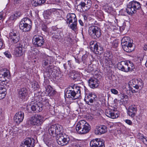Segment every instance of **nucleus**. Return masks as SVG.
<instances>
[{"mask_svg": "<svg viewBox=\"0 0 147 147\" xmlns=\"http://www.w3.org/2000/svg\"><path fill=\"white\" fill-rule=\"evenodd\" d=\"M91 128L90 125L84 120L80 121L76 126V130L78 133L80 134L88 133L90 130Z\"/></svg>", "mask_w": 147, "mask_h": 147, "instance_id": "nucleus-1", "label": "nucleus"}, {"mask_svg": "<svg viewBox=\"0 0 147 147\" xmlns=\"http://www.w3.org/2000/svg\"><path fill=\"white\" fill-rule=\"evenodd\" d=\"M117 68L123 71L128 72L134 68V64L130 61H121L117 64Z\"/></svg>", "mask_w": 147, "mask_h": 147, "instance_id": "nucleus-2", "label": "nucleus"}, {"mask_svg": "<svg viewBox=\"0 0 147 147\" xmlns=\"http://www.w3.org/2000/svg\"><path fill=\"white\" fill-rule=\"evenodd\" d=\"M32 24L31 20L27 17L22 19L20 22L19 26L22 32H26L30 30Z\"/></svg>", "mask_w": 147, "mask_h": 147, "instance_id": "nucleus-3", "label": "nucleus"}, {"mask_svg": "<svg viewBox=\"0 0 147 147\" xmlns=\"http://www.w3.org/2000/svg\"><path fill=\"white\" fill-rule=\"evenodd\" d=\"M141 7V5L139 2L133 0L129 2L127 5L126 11L128 14L132 15L140 9Z\"/></svg>", "mask_w": 147, "mask_h": 147, "instance_id": "nucleus-4", "label": "nucleus"}, {"mask_svg": "<svg viewBox=\"0 0 147 147\" xmlns=\"http://www.w3.org/2000/svg\"><path fill=\"white\" fill-rule=\"evenodd\" d=\"M65 95L67 98L74 100L78 98L81 96L80 88L79 86H74L72 90L66 91Z\"/></svg>", "mask_w": 147, "mask_h": 147, "instance_id": "nucleus-5", "label": "nucleus"}, {"mask_svg": "<svg viewBox=\"0 0 147 147\" xmlns=\"http://www.w3.org/2000/svg\"><path fill=\"white\" fill-rule=\"evenodd\" d=\"M44 121V117L39 115L35 114L30 118L27 123L30 125H39Z\"/></svg>", "mask_w": 147, "mask_h": 147, "instance_id": "nucleus-6", "label": "nucleus"}, {"mask_svg": "<svg viewBox=\"0 0 147 147\" xmlns=\"http://www.w3.org/2000/svg\"><path fill=\"white\" fill-rule=\"evenodd\" d=\"M43 105L41 103L39 102H37L34 100V99H32V100L30 102V104L26 107V108L29 110L30 108H31L32 111L36 112H39L42 109Z\"/></svg>", "mask_w": 147, "mask_h": 147, "instance_id": "nucleus-7", "label": "nucleus"}, {"mask_svg": "<svg viewBox=\"0 0 147 147\" xmlns=\"http://www.w3.org/2000/svg\"><path fill=\"white\" fill-rule=\"evenodd\" d=\"M88 32L90 36L95 39L100 37L101 34L100 29L94 25L91 26L89 27Z\"/></svg>", "mask_w": 147, "mask_h": 147, "instance_id": "nucleus-8", "label": "nucleus"}, {"mask_svg": "<svg viewBox=\"0 0 147 147\" xmlns=\"http://www.w3.org/2000/svg\"><path fill=\"white\" fill-rule=\"evenodd\" d=\"M62 127L59 125L55 124L51 125L48 129V132L53 137L58 136L61 133Z\"/></svg>", "mask_w": 147, "mask_h": 147, "instance_id": "nucleus-9", "label": "nucleus"}, {"mask_svg": "<svg viewBox=\"0 0 147 147\" xmlns=\"http://www.w3.org/2000/svg\"><path fill=\"white\" fill-rule=\"evenodd\" d=\"M69 141V137L67 135L60 134L57 137V143L62 146L67 145Z\"/></svg>", "mask_w": 147, "mask_h": 147, "instance_id": "nucleus-10", "label": "nucleus"}, {"mask_svg": "<svg viewBox=\"0 0 147 147\" xmlns=\"http://www.w3.org/2000/svg\"><path fill=\"white\" fill-rule=\"evenodd\" d=\"M32 42L33 44L37 47H40L44 43L43 37L39 35L34 36L32 39Z\"/></svg>", "mask_w": 147, "mask_h": 147, "instance_id": "nucleus-11", "label": "nucleus"}, {"mask_svg": "<svg viewBox=\"0 0 147 147\" xmlns=\"http://www.w3.org/2000/svg\"><path fill=\"white\" fill-rule=\"evenodd\" d=\"M91 147H105L104 143L101 139L96 138L92 140L90 143Z\"/></svg>", "mask_w": 147, "mask_h": 147, "instance_id": "nucleus-12", "label": "nucleus"}, {"mask_svg": "<svg viewBox=\"0 0 147 147\" xmlns=\"http://www.w3.org/2000/svg\"><path fill=\"white\" fill-rule=\"evenodd\" d=\"M107 130V128L105 126L100 125L96 127L94 132L96 135H100L106 132Z\"/></svg>", "mask_w": 147, "mask_h": 147, "instance_id": "nucleus-13", "label": "nucleus"}, {"mask_svg": "<svg viewBox=\"0 0 147 147\" xmlns=\"http://www.w3.org/2000/svg\"><path fill=\"white\" fill-rule=\"evenodd\" d=\"M28 90L25 88H20L18 91L19 98L24 101L28 99Z\"/></svg>", "mask_w": 147, "mask_h": 147, "instance_id": "nucleus-14", "label": "nucleus"}, {"mask_svg": "<svg viewBox=\"0 0 147 147\" xmlns=\"http://www.w3.org/2000/svg\"><path fill=\"white\" fill-rule=\"evenodd\" d=\"M34 140L32 138H26L24 143H22L20 147H34Z\"/></svg>", "mask_w": 147, "mask_h": 147, "instance_id": "nucleus-15", "label": "nucleus"}, {"mask_svg": "<svg viewBox=\"0 0 147 147\" xmlns=\"http://www.w3.org/2000/svg\"><path fill=\"white\" fill-rule=\"evenodd\" d=\"M34 140L32 138H26L24 143H22L20 147H34Z\"/></svg>", "mask_w": 147, "mask_h": 147, "instance_id": "nucleus-16", "label": "nucleus"}, {"mask_svg": "<svg viewBox=\"0 0 147 147\" xmlns=\"http://www.w3.org/2000/svg\"><path fill=\"white\" fill-rule=\"evenodd\" d=\"M34 140L32 138H26L24 143H22L20 147H34Z\"/></svg>", "mask_w": 147, "mask_h": 147, "instance_id": "nucleus-17", "label": "nucleus"}, {"mask_svg": "<svg viewBox=\"0 0 147 147\" xmlns=\"http://www.w3.org/2000/svg\"><path fill=\"white\" fill-rule=\"evenodd\" d=\"M24 47L21 44L18 45L16 47L14 51V55L15 57H19L22 56L24 53Z\"/></svg>", "mask_w": 147, "mask_h": 147, "instance_id": "nucleus-18", "label": "nucleus"}, {"mask_svg": "<svg viewBox=\"0 0 147 147\" xmlns=\"http://www.w3.org/2000/svg\"><path fill=\"white\" fill-rule=\"evenodd\" d=\"M9 71L6 69H2L0 70V82L1 83L4 84L5 81L6 80V78H7L9 74Z\"/></svg>", "mask_w": 147, "mask_h": 147, "instance_id": "nucleus-19", "label": "nucleus"}, {"mask_svg": "<svg viewBox=\"0 0 147 147\" xmlns=\"http://www.w3.org/2000/svg\"><path fill=\"white\" fill-rule=\"evenodd\" d=\"M105 114L107 117L113 119L117 118L119 117L118 114L116 112L110 109H106Z\"/></svg>", "mask_w": 147, "mask_h": 147, "instance_id": "nucleus-20", "label": "nucleus"}, {"mask_svg": "<svg viewBox=\"0 0 147 147\" xmlns=\"http://www.w3.org/2000/svg\"><path fill=\"white\" fill-rule=\"evenodd\" d=\"M9 37L11 41L13 43H17L19 41L20 39L19 34L14 31L10 32Z\"/></svg>", "mask_w": 147, "mask_h": 147, "instance_id": "nucleus-21", "label": "nucleus"}, {"mask_svg": "<svg viewBox=\"0 0 147 147\" xmlns=\"http://www.w3.org/2000/svg\"><path fill=\"white\" fill-rule=\"evenodd\" d=\"M91 3V0H84V2H81L78 6H80L83 10H87L90 8Z\"/></svg>", "mask_w": 147, "mask_h": 147, "instance_id": "nucleus-22", "label": "nucleus"}, {"mask_svg": "<svg viewBox=\"0 0 147 147\" xmlns=\"http://www.w3.org/2000/svg\"><path fill=\"white\" fill-rule=\"evenodd\" d=\"M24 117V113L21 111L18 112L14 116V121L17 123H20L22 121Z\"/></svg>", "mask_w": 147, "mask_h": 147, "instance_id": "nucleus-23", "label": "nucleus"}, {"mask_svg": "<svg viewBox=\"0 0 147 147\" xmlns=\"http://www.w3.org/2000/svg\"><path fill=\"white\" fill-rule=\"evenodd\" d=\"M89 86L91 88H97L99 85L98 80L94 78H90L88 81Z\"/></svg>", "mask_w": 147, "mask_h": 147, "instance_id": "nucleus-24", "label": "nucleus"}, {"mask_svg": "<svg viewBox=\"0 0 147 147\" xmlns=\"http://www.w3.org/2000/svg\"><path fill=\"white\" fill-rule=\"evenodd\" d=\"M66 21L67 24H70L71 23L77 21L76 15L74 13H68L66 18Z\"/></svg>", "mask_w": 147, "mask_h": 147, "instance_id": "nucleus-25", "label": "nucleus"}, {"mask_svg": "<svg viewBox=\"0 0 147 147\" xmlns=\"http://www.w3.org/2000/svg\"><path fill=\"white\" fill-rule=\"evenodd\" d=\"M53 136L51 135L49 133H45L43 136L42 138L44 142L47 146L51 144V139Z\"/></svg>", "mask_w": 147, "mask_h": 147, "instance_id": "nucleus-26", "label": "nucleus"}, {"mask_svg": "<svg viewBox=\"0 0 147 147\" xmlns=\"http://www.w3.org/2000/svg\"><path fill=\"white\" fill-rule=\"evenodd\" d=\"M137 112V108L135 106H129L127 111L128 115L131 118H133Z\"/></svg>", "mask_w": 147, "mask_h": 147, "instance_id": "nucleus-27", "label": "nucleus"}, {"mask_svg": "<svg viewBox=\"0 0 147 147\" xmlns=\"http://www.w3.org/2000/svg\"><path fill=\"white\" fill-rule=\"evenodd\" d=\"M90 49L93 52L98 51L99 52L98 45L95 41H91L90 43Z\"/></svg>", "mask_w": 147, "mask_h": 147, "instance_id": "nucleus-28", "label": "nucleus"}, {"mask_svg": "<svg viewBox=\"0 0 147 147\" xmlns=\"http://www.w3.org/2000/svg\"><path fill=\"white\" fill-rule=\"evenodd\" d=\"M0 99L3 98L6 94V89L0 82Z\"/></svg>", "mask_w": 147, "mask_h": 147, "instance_id": "nucleus-29", "label": "nucleus"}, {"mask_svg": "<svg viewBox=\"0 0 147 147\" xmlns=\"http://www.w3.org/2000/svg\"><path fill=\"white\" fill-rule=\"evenodd\" d=\"M54 61V59L52 57L47 56L46 57L45 60L44 61L43 65L46 66L49 63L51 64Z\"/></svg>", "mask_w": 147, "mask_h": 147, "instance_id": "nucleus-30", "label": "nucleus"}, {"mask_svg": "<svg viewBox=\"0 0 147 147\" xmlns=\"http://www.w3.org/2000/svg\"><path fill=\"white\" fill-rule=\"evenodd\" d=\"M132 44L131 40L129 37L127 36H125L123 37L121 40V45H124L127 44Z\"/></svg>", "mask_w": 147, "mask_h": 147, "instance_id": "nucleus-31", "label": "nucleus"}, {"mask_svg": "<svg viewBox=\"0 0 147 147\" xmlns=\"http://www.w3.org/2000/svg\"><path fill=\"white\" fill-rule=\"evenodd\" d=\"M127 45H122V46L123 50L127 52H130L133 50L134 49L132 47V44H130L129 45L127 46Z\"/></svg>", "mask_w": 147, "mask_h": 147, "instance_id": "nucleus-32", "label": "nucleus"}, {"mask_svg": "<svg viewBox=\"0 0 147 147\" xmlns=\"http://www.w3.org/2000/svg\"><path fill=\"white\" fill-rule=\"evenodd\" d=\"M46 0H31L32 5L35 6H37L45 3Z\"/></svg>", "mask_w": 147, "mask_h": 147, "instance_id": "nucleus-33", "label": "nucleus"}, {"mask_svg": "<svg viewBox=\"0 0 147 147\" xmlns=\"http://www.w3.org/2000/svg\"><path fill=\"white\" fill-rule=\"evenodd\" d=\"M136 79H134L130 80L128 84L129 86L131 88H132V91L133 93H135L136 92L135 90H133V88H135L136 86Z\"/></svg>", "mask_w": 147, "mask_h": 147, "instance_id": "nucleus-34", "label": "nucleus"}, {"mask_svg": "<svg viewBox=\"0 0 147 147\" xmlns=\"http://www.w3.org/2000/svg\"><path fill=\"white\" fill-rule=\"evenodd\" d=\"M143 85L142 80L140 79H136V86L135 89L137 90L140 89V88H141Z\"/></svg>", "mask_w": 147, "mask_h": 147, "instance_id": "nucleus-35", "label": "nucleus"}, {"mask_svg": "<svg viewBox=\"0 0 147 147\" xmlns=\"http://www.w3.org/2000/svg\"><path fill=\"white\" fill-rule=\"evenodd\" d=\"M93 14L98 18L102 19L103 17L102 12L101 10H94Z\"/></svg>", "mask_w": 147, "mask_h": 147, "instance_id": "nucleus-36", "label": "nucleus"}, {"mask_svg": "<svg viewBox=\"0 0 147 147\" xmlns=\"http://www.w3.org/2000/svg\"><path fill=\"white\" fill-rule=\"evenodd\" d=\"M70 77L75 81H77L80 79V74L77 73H73L71 74Z\"/></svg>", "mask_w": 147, "mask_h": 147, "instance_id": "nucleus-37", "label": "nucleus"}, {"mask_svg": "<svg viewBox=\"0 0 147 147\" xmlns=\"http://www.w3.org/2000/svg\"><path fill=\"white\" fill-rule=\"evenodd\" d=\"M53 13V12L51 10H47L44 14V17L45 19H49L51 17Z\"/></svg>", "mask_w": 147, "mask_h": 147, "instance_id": "nucleus-38", "label": "nucleus"}, {"mask_svg": "<svg viewBox=\"0 0 147 147\" xmlns=\"http://www.w3.org/2000/svg\"><path fill=\"white\" fill-rule=\"evenodd\" d=\"M70 24H68L69 28L72 30L76 31V30L77 21L71 23Z\"/></svg>", "mask_w": 147, "mask_h": 147, "instance_id": "nucleus-39", "label": "nucleus"}, {"mask_svg": "<svg viewBox=\"0 0 147 147\" xmlns=\"http://www.w3.org/2000/svg\"><path fill=\"white\" fill-rule=\"evenodd\" d=\"M43 85L45 86V89L46 93L49 94L51 93L52 90V88L50 85H46V82H44Z\"/></svg>", "mask_w": 147, "mask_h": 147, "instance_id": "nucleus-40", "label": "nucleus"}, {"mask_svg": "<svg viewBox=\"0 0 147 147\" xmlns=\"http://www.w3.org/2000/svg\"><path fill=\"white\" fill-rule=\"evenodd\" d=\"M105 11L109 13H112L113 11V8L109 5H106L105 7Z\"/></svg>", "mask_w": 147, "mask_h": 147, "instance_id": "nucleus-41", "label": "nucleus"}, {"mask_svg": "<svg viewBox=\"0 0 147 147\" xmlns=\"http://www.w3.org/2000/svg\"><path fill=\"white\" fill-rule=\"evenodd\" d=\"M32 87L34 89V90H37L40 88L39 84L37 82L35 81L32 83Z\"/></svg>", "mask_w": 147, "mask_h": 147, "instance_id": "nucleus-42", "label": "nucleus"}, {"mask_svg": "<svg viewBox=\"0 0 147 147\" xmlns=\"http://www.w3.org/2000/svg\"><path fill=\"white\" fill-rule=\"evenodd\" d=\"M86 96L90 98V97L91 99H92V101L93 102L95 100V98H96V96L94 93H90L89 94H86Z\"/></svg>", "mask_w": 147, "mask_h": 147, "instance_id": "nucleus-43", "label": "nucleus"}, {"mask_svg": "<svg viewBox=\"0 0 147 147\" xmlns=\"http://www.w3.org/2000/svg\"><path fill=\"white\" fill-rule=\"evenodd\" d=\"M17 128L16 127H14V128H12L11 129H10L9 133L10 135L13 136L15 134H17Z\"/></svg>", "mask_w": 147, "mask_h": 147, "instance_id": "nucleus-44", "label": "nucleus"}, {"mask_svg": "<svg viewBox=\"0 0 147 147\" xmlns=\"http://www.w3.org/2000/svg\"><path fill=\"white\" fill-rule=\"evenodd\" d=\"M84 100L87 104L90 105V103L93 102L92 101V99L91 98L86 96L84 98Z\"/></svg>", "mask_w": 147, "mask_h": 147, "instance_id": "nucleus-45", "label": "nucleus"}, {"mask_svg": "<svg viewBox=\"0 0 147 147\" xmlns=\"http://www.w3.org/2000/svg\"><path fill=\"white\" fill-rule=\"evenodd\" d=\"M53 66H50L47 69V71L49 73V74H51L52 75L54 74L53 73V71L55 70V69H53Z\"/></svg>", "mask_w": 147, "mask_h": 147, "instance_id": "nucleus-46", "label": "nucleus"}, {"mask_svg": "<svg viewBox=\"0 0 147 147\" xmlns=\"http://www.w3.org/2000/svg\"><path fill=\"white\" fill-rule=\"evenodd\" d=\"M112 56L110 55L109 57H105V59L106 61V63H107L109 65H111L112 63Z\"/></svg>", "mask_w": 147, "mask_h": 147, "instance_id": "nucleus-47", "label": "nucleus"}, {"mask_svg": "<svg viewBox=\"0 0 147 147\" xmlns=\"http://www.w3.org/2000/svg\"><path fill=\"white\" fill-rule=\"evenodd\" d=\"M21 15V13L20 12L16 11L13 15L11 16V18H13V19H16L17 18L20 17Z\"/></svg>", "mask_w": 147, "mask_h": 147, "instance_id": "nucleus-48", "label": "nucleus"}, {"mask_svg": "<svg viewBox=\"0 0 147 147\" xmlns=\"http://www.w3.org/2000/svg\"><path fill=\"white\" fill-rule=\"evenodd\" d=\"M118 97L120 99V100L121 101V100H123L124 99H127V96L124 93H121L118 95Z\"/></svg>", "mask_w": 147, "mask_h": 147, "instance_id": "nucleus-49", "label": "nucleus"}, {"mask_svg": "<svg viewBox=\"0 0 147 147\" xmlns=\"http://www.w3.org/2000/svg\"><path fill=\"white\" fill-rule=\"evenodd\" d=\"M112 46L114 48H116L118 45V41L117 40H115L111 42Z\"/></svg>", "mask_w": 147, "mask_h": 147, "instance_id": "nucleus-50", "label": "nucleus"}, {"mask_svg": "<svg viewBox=\"0 0 147 147\" xmlns=\"http://www.w3.org/2000/svg\"><path fill=\"white\" fill-rule=\"evenodd\" d=\"M41 104L43 105H49V100L46 98H42Z\"/></svg>", "mask_w": 147, "mask_h": 147, "instance_id": "nucleus-51", "label": "nucleus"}, {"mask_svg": "<svg viewBox=\"0 0 147 147\" xmlns=\"http://www.w3.org/2000/svg\"><path fill=\"white\" fill-rule=\"evenodd\" d=\"M4 54L8 58H10L11 57V55L10 52L8 51H6L4 52Z\"/></svg>", "mask_w": 147, "mask_h": 147, "instance_id": "nucleus-52", "label": "nucleus"}, {"mask_svg": "<svg viewBox=\"0 0 147 147\" xmlns=\"http://www.w3.org/2000/svg\"><path fill=\"white\" fill-rule=\"evenodd\" d=\"M71 147H81L79 145L77 144L75 141H72L71 142Z\"/></svg>", "mask_w": 147, "mask_h": 147, "instance_id": "nucleus-53", "label": "nucleus"}, {"mask_svg": "<svg viewBox=\"0 0 147 147\" xmlns=\"http://www.w3.org/2000/svg\"><path fill=\"white\" fill-rule=\"evenodd\" d=\"M111 92L114 94L117 95L118 93V91L115 89H111Z\"/></svg>", "mask_w": 147, "mask_h": 147, "instance_id": "nucleus-54", "label": "nucleus"}, {"mask_svg": "<svg viewBox=\"0 0 147 147\" xmlns=\"http://www.w3.org/2000/svg\"><path fill=\"white\" fill-rule=\"evenodd\" d=\"M42 30L45 32H48V28H47V26L45 25L42 26Z\"/></svg>", "mask_w": 147, "mask_h": 147, "instance_id": "nucleus-55", "label": "nucleus"}, {"mask_svg": "<svg viewBox=\"0 0 147 147\" xmlns=\"http://www.w3.org/2000/svg\"><path fill=\"white\" fill-rule=\"evenodd\" d=\"M142 138H141V140L146 145H147V139L144 137V136H142Z\"/></svg>", "mask_w": 147, "mask_h": 147, "instance_id": "nucleus-56", "label": "nucleus"}, {"mask_svg": "<svg viewBox=\"0 0 147 147\" xmlns=\"http://www.w3.org/2000/svg\"><path fill=\"white\" fill-rule=\"evenodd\" d=\"M96 21L93 19L91 18L89 20V23L91 24H95Z\"/></svg>", "mask_w": 147, "mask_h": 147, "instance_id": "nucleus-57", "label": "nucleus"}, {"mask_svg": "<svg viewBox=\"0 0 147 147\" xmlns=\"http://www.w3.org/2000/svg\"><path fill=\"white\" fill-rule=\"evenodd\" d=\"M3 48V41L0 38V50Z\"/></svg>", "mask_w": 147, "mask_h": 147, "instance_id": "nucleus-58", "label": "nucleus"}, {"mask_svg": "<svg viewBox=\"0 0 147 147\" xmlns=\"http://www.w3.org/2000/svg\"><path fill=\"white\" fill-rule=\"evenodd\" d=\"M125 121V123H127V124L129 125H131L132 124V121L130 120L129 119H126Z\"/></svg>", "mask_w": 147, "mask_h": 147, "instance_id": "nucleus-59", "label": "nucleus"}, {"mask_svg": "<svg viewBox=\"0 0 147 147\" xmlns=\"http://www.w3.org/2000/svg\"><path fill=\"white\" fill-rule=\"evenodd\" d=\"M141 116V115L140 114L139 115H138L137 116H136V121H138L141 119V116Z\"/></svg>", "mask_w": 147, "mask_h": 147, "instance_id": "nucleus-60", "label": "nucleus"}, {"mask_svg": "<svg viewBox=\"0 0 147 147\" xmlns=\"http://www.w3.org/2000/svg\"><path fill=\"white\" fill-rule=\"evenodd\" d=\"M53 4H55L57 3H59L60 1V0H51Z\"/></svg>", "mask_w": 147, "mask_h": 147, "instance_id": "nucleus-61", "label": "nucleus"}, {"mask_svg": "<svg viewBox=\"0 0 147 147\" xmlns=\"http://www.w3.org/2000/svg\"><path fill=\"white\" fill-rule=\"evenodd\" d=\"M3 14L2 12H0V20L3 19Z\"/></svg>", "mask_w": 147, "mask_h": 147, "instance_id": "nucleus-62", "label": "nucleus"}, {"mask_svg": "<svg viewBox=\"0 0 147 147\" xmlns=\"http://www.w3.org/2000/svg\"><path fill=\"white\" fill-rule=\"evenodd\" d=\"M123 24V25L122 26H121L120 27V29H121L123 30H124L125 28V23H124Z\"/></svg>", "mask_w": 147, "mask_h": 147, "instance_id": "nucleus-63", "label": "nucleus"}, {"mask_svg": "<svg viewBox=\"0 0 147 147\" xmlns=\"http://www.w3.org/2000/svg\"><path fill=\"white\" fill-rule=\"evenodd\" d=\"M79 22L81 26H84L83 23L82 21V20H79Z\"/></svg>", "mask_w": 147, "mask_h": 147, "instance_id": "nucleus-64", "label": "nucleus"}]
</instances>
